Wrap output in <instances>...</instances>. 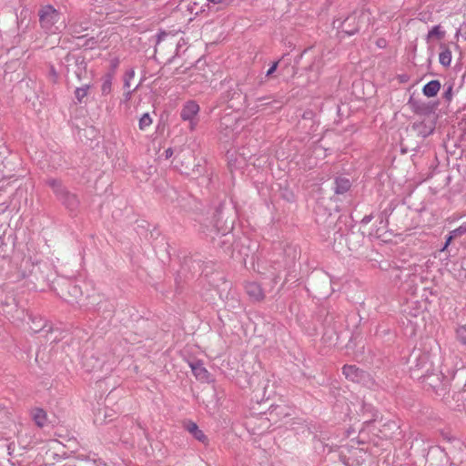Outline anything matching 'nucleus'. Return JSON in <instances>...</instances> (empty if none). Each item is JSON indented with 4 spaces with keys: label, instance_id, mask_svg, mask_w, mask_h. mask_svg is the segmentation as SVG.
Segmentation results:
<instances>
[{
    "label": "nucleus",
    "instance_id": "1",
    "mask_svg": "<svg viewBox=\"0 0 466 466\" xmlns=\"http://www.w3.org/2000/svg\"><path fill=\"white\" fill-rule=\"evenodd\" d=\"M48 185L56 194V198L66 206L69 210H75L78 206V199L76 195L68 192L62 185V183L55 178H48L46 180Z\"/></svg>",
    "mask_w": 466,
    "mask_h": 466
},
{
    "label": "nucleus",
    "instance_id": "2",
    "mask_svg": "<svg viewBox=\"0 0 466 466\" xmlns=\"http://www.w3.org/2000/svg\"><path fill=\"white\" fill-rule=\"evenodd\" d=\"M59 19V12L52 5H46L39 11L41 26L50 34H56L59 32V26L56 25Z\"/></svg>",
    "mask_w": 466,
    "mask_h": 466
},
{
    "label": "nucleus",
    "instance_id": "3",
    "mask_svg": "<svg viewBox=\"0 0 466 466\" xmlns=\"http://www.w3.org/2000/svg\"><path fill=\"white\" fill-rule=\"evenodd\" d=\"M251 156V152L246 153L245 149L242 152L228 151V165L230 172H243V169L248 165Z\"/></svg>",
    "mask_w": 466,
    "mask_h": 466
},
{
    "label": "nucleus",
    "instance_id": "4",
    "mask_svg": "<svg viewBox=\"0 0 466 466\" xmlns=\"http://www.w3.org/2000/svg\"><path fill=\"white\" fill-rule=\"evenodd\" d=\"M200 107L194 100L187 101L180 111V117L183 121L188 122L190 130H195L198 124V113Z\"/></svg>",
    "mask_w": 466,
    "mask_h": 466
},
{
    "label": "nucleus",
    "instance_id": "5",
    "mask_svg": "<svg viewBox=\"0 0 466 466\" xmlns=\"http://www.w3.org/2000/svg\"><path fill=\"white\" fill-rule=\"evenodd\" d=\"M342 372L348 380L353 382L367 383L370 380L367 372L360 370L355 365H345L342 368Z\"/></svg>",
    "mask_w": 466,
    "mask_h": 466
},
{
    "label": "nucleus",
    "instance_id": "6",
    "mask_svg": "<svg viewBox=\"0 0 466 466\" xmlns=\"http://www.w3.org/2000/svg\"><path fill=\"white\" fill-rule=\"evenodd\" d=\"M222 98L229 103L228 106L233 109H239L243 103L245 102L246 96H243L240 89L236 86L235 88H230L229 90H227L224 94Z\"/></svg>",
    "mask_w": 466,
    "mask_h": 466
},
{
    "label": "nucleus",
    "instance_id": "7",
    "mask_svg": "<svg viewBox=\"0 0 466 466\" xmlns=\"http://www.w3.org/2000/svg\"><path fill=\"white\" fill-rule=\"evenodd\" d=\"M433 362L431 360V356L425 352H420L416 357V364L415 370H421V375L420 378H425L426 375H429L430 371L432 370Z\"/></svg>",
    "mask_w": 466,
    "mask_h": 466
},
{
    "label": "nucleus",
    "instance_id": "8",
    "mask_svg": "<svg viewBox=\"0 0 466 466\" xmlns=\"http://www.w3.org/2000/svg\"><path fill=\"white\" fill-rule=\"evenodd\" d=\"M189 367L198 380L207 381L209 378V372L204 367V364L201 360L190 361Z\"/></svg>",
    "mask_w": 466,
    "mask_h": 466
},
{
    "label": "nucleus",
    "instance_id": "9",
    "mask_svg": "<svg viewBox=\"0 0 466 466\" xmlns=\"http://www.w3.org/2000/svg\"><path fill=\"white\" fill-rule=\"evenodd\" d=\"M236 116L231 115H226L223 117H221L218 129L221 133L224 134V137H228L230 136V133L233 132V125L236 122Z\"/></svg>",
    "mask_w": 466,
    "mask_h": 466
},
{
    "label": "nucleus",
    "instance_id": "10",
    "mask_svg": "<svg viewBox=\"0 0 466 466\" xmlns=\"http://www.w3.org/2000/svg\"><path fill=\"white\" fill-rule=\"evenodd\" d=\"M185 429L192 434V436L202 443H206L208 441V437L205 433L198 428L197 423L191 420H187L184 424Z\"/></svg>",
    "mask_w": 466,
    "mask_h": 466
},
{
    "label": "nucleus",
    "instance_id": "11",
    "mask_svg": "<svg viewBox=\"0 0 466 466\" xmlns=\"http://www.w3.org/2000/svg\"><path fill=\"white\" fill-rule=\"evenodd\" d=\"M247 294L250 299L259 301L264 299V292L257 282H248L245 286Z\"/></svg>",
    "mask_w": 466,
    "mask_h": 466
},
{
    "label": "nucleus",
    "instance_id": "12",
    "mask_svg": "<svg viewBox=\"0 0 466 466\" xmlns=\"http://www.w3.org/2000/svg\"><path fill=\"white\" fill-rule=\"evenodd\" d=\"M177 7L179 10L186 9L189 14L194 15H198L204 11L203 6H198V3L196 0H179Z\"/></svg>",
    "mask_w": 466,
    "mask_h": 466
},
{
    "label": "nucleus",
    "instance_id": "13",
    "mask_svg": "<svg viewBox=\"0 0 466 466\" xmlns=\"http://www.w3.org/2000/svg\"><path fill=\"white\" fill-rule=\"evenodd\" d=\"M17 305L15 295L12 291H6L5 289H0V306L15 308Z\"/></svg>",
    "mask_w": 466,
    "mask_h": 466
},
{
    "label": "nucleus",
    "instance_id": "14",
    "mask_svg": "<svg viewBox=\"0 0 466 466\" xmlns=\"http://www.w3.org/2000/svg\"><path fill=\"white\" fill-rule=\"evenodd\" d=\"M31 416L37 427L43 428L47 423V414L41 408H35L31 410Z\"/></svg>",
    "mask_w": 466,
    "mask_h": 466
},
{
    "label": "nucleus",
    "instance_id": "15",
    "mask_svg": "<svg viewBox=\"0 0 466 466\" xmlns=\"http://www.w3.org/2000/svg\"><path fill=\"white\" fill-rule=\"evenodd\" d=\"M440 89H441L440 81L439 80H431L423 86L422 92H423V95L426 96L427 97H433L438 94Z\"/></svg>",
    "mask_w": 466,
    "mask_h": 466
},
{
    "label": "nucleus",
    "instance_id": "16",
    "mask_svg": "<svg viewBox=\"0 0 466 466\" xmlns=\"http://www.w3.org/2000/svg\"><path fill=\"white\" fill-rule=\"evenodd\" d=\"M350 187V181L345 177H339L335 180L334 191L336 194H344Z\"/></svg>",
    "mask_w": 466,
    "mask_h": 466
},
{
    "label": "nucleus",
    "instance_id": "17",
    "mask_svg": "<svg viewBox=\"0 0 466 466\" xmlns=\"http://www.w3.org/2000/svg\"><path fill=\"white\" fill-rule=\"evenodd\" d=\"M29 11L27 9H23L20 12V15H17V26L18 29L23 28V30L28 29L31 24L30 18H28Z\"/></svg>",
    "mask_w": 466,
    "mask_h": 466
},
{
    "label": "nucleus",
    "instance_id": "18",
    "mask_svg": "<svg viewBox=\"0 0 466 466\" xmlns=\"http://www.w3.org/2000/svg\"><path fill=\"white\" fill-rule=\"evenodd\" d=\"M32 324L30 329L33 332L37 333L46 327V320L41 317H33L31 319Z\"/></svg>",
    "mask_w": 466,
    "mask_h": 466
},
{
    "label": "nucleus",
    "instance_id": "19",
    "mask_svg": "<svg viewBox=\"0 0 466 466\" xmlns=\"http://www.w3.org/2000/svg\"><path fill=\"white\" fill-rule=\"evenodd\" d=\"M464 233H466V224H462L461 226H460L456 229L452 230L450 233V236L447 238V239L445 241V244H444L443 248H441V250H444L445 248H447V247L450 245V243L451 242V240L454 238H456L458 236H461V235H462Z\"/></svg>",
    "mask_w": 466,
    "mask_h": 466
},
{
    "label": "nucleus",
    "instance_id": "20",
    "mask_svg": "<svg viewBox=\"0 0 466 466\" xmlns=\"http://www.w3.org/2000/svg\"><path fill=\"white\" fill-rule=\"evenodd\" d=\"M112 90V76L106 75L102 79L101 93L103 96H107Z\"/></svg>",
    "mask_w": 466,
    "mask_h": 466
},
{
    "label": "nucleus",
    "instance_id": "21",
    "mask_svg": "<svg viewBox=\"0 0 466 466\" xmlns=\"http://www.w3.org/2000/svg\"><path fill=\"white\" fill-rule=\"evenodd\" d=\"M152 124V118L149 113H144L138 121L139 129L144 131Z\"/></svg>",
    "mask_w": 466,
    "mask_h": 466
},
{
    "label": "nucleus",
    "instance_id": "22",
    "mask_svg": "<svg viewBox=\"0 0 466 466\" xmlns=\"http://www.w3.org/2000/svg\"><path fill=\"white\" fill-rule=\"evenodd\" d=\"M89 87V85H85L75 90V96L79 103H82L84 98L87 96Z\"/></svg>",
    "mask_w": 466,
    "mask_h": 466
},
{
    "label": "nucleus",
    "instance_id": "23",
    "mask_svg": "<svg viewBox=\"0 0 466 466\" xmlns=\"http://www.w3.org/2000/svg\"><path fill=\"white\" fill-rule=\"evenodd\" d=\"M440 63L444 66H449L451 63V53L450 50L446 49L442 51L439 56Z\"/></svg>",
    "mask_w": 466,
    "mask_h": 466
},
{
    "label": "nucleus",
    "instance_id": "24",
    "mask_svg": "<svg viewBox=\"0 0 466 466\" xmlns=\"http://www.w3.org/2000/svg\"><path fill=\"white\" fill-rule=\"evenodd\" d=\"M457 339L466 346V325L460 326L456 330Z\"/></svg>",
    "mask_w": 466,
    "mask_h": 466
},
{
    "label": "nucleus",
    "instance_id": "25",
    "mask_svg": "<svg viewBox=\"0 0 466 466\" xmlns=\"http://www.w3.org/2000/svg\"><path fill=\"white\" fill-rule=\"evenodd\" d=\"M443 35H444V33L441 30L440 25L433 26L428 33V38H433V37L441 38V37H443Z\"/></svg>",
    "mask_w": 466,
    "mask_h": 466
},
{
    "label": "nucleus",
    "instance_id": "26",
    "mask_svg": "<svg viewBox=\"0 0 466 466\" xmlns=\"http://www.w3.org/2000/svg\"><path fill=\"white\" fill-rule=\"evenodd\" d=\"M363 410L366 411V412H369L371 414V419H369L367 420L364 421V424H369L370 423L372 420H376V417H377V412L376 410H374V408L370 405V404H364L363 405Z\"/></svg>",
    "mask_w": 466,
    "mask_h": 466
},
{
    "label": "nucleus",
    "instance_id": "27",
    "mask_svg": "<svg viewBox=\"0 0 466 466\" xmlns=\"http://www.w3.org/2000/svg\"><path fill=\"white\" fill-rule=\"evenodd\" d=\"M68 292L76 299L83 295L81 289L77 285H71Z\"/></svg>",
    "mask_w": 466,
    "mask_h": 466
},
{
    "label": "nucleus",
    "instance_id": "28",
    "mask_svg": "<svg viewBox=\"0 0 466 466\" xmlns=\"http://www.w3.org/2000/svg\"><path fill=\"white\" fill-rule=\"evenodd\" d=\"M135 76V71L133 69H131L130 71H128L127 74H126V77H125V83H124V86L125 87H129L130 86V80Z\"/></svg>",
    "mask_w": 466,
    "mask_h": 466
},
{
    "label": "nucleus",
    "instance_id": "29",
    "mask_svg": "<svg viewBox=\"0 0 466 466\" xmlns=\"http://www.w3.org/2000/svg\"><path fill=\"white\" fill-rule=\"evenodd\" d=\"M355 20V15H350L348 16L343 23H340L339 20H335L333 22L334 27L339 28L340 26H343L348 21Z\"/></svg>",
    "mask_w": 466,
    "mask_h": 466
},
{
    "label": "nucleus",
    "instance_id": "30",
    "mask_svg": "<svg viewBox=\"0 0 466 466\" xmlns=\"http://www.w3.org/2000/svg\"><path fill=\"white\" fill-rule=\"evenodd\" d=\"M279 61L274 62L266 72V77H270L273 73L277 70Z\"/></svg>",
    "mask_w": 466,
    "mask_h": 466
},
{
    "label": "nucleus",
    "instance_id": "31",
    "mask_svg": "<svg viewBox=\"0 0 466 466\" xmlns=\"http://www.w3.org/2000/svg\"><path fill=\"white\" fill-rule=\"evenodd\" d=\"M70 31L72 35H76L77 34H80L83 31V29L81 26L75 24L70 25Z\"/></svg>",
    "mask_w": 466,
    "mask_h": 466
},
{
    "label": "nucleus",
    "instance_id": "32",
    "mask_svg": "<svg viewBox=\"0 0 466 466\" xmlns=\"http://www.w3.org/2000/svg\"><path fill=\"white\" fill-rule=\"evenodd\" d=\"M96 41L93 37L89 38L88 40H86V42L84 44V46L87 48H94L95 47V45H96Z\"/></svg>",
    "mask_w": 466,
    "mask_h": 466
},
{
    "label": "nucleus",
    "instance_id": "33",
    "mask_svg": "<svg viewBox=\"0 0 466 466\" xmlns=\"http://www.w3.org/2000/svg\"><path fill=\"white\" fill-rule=\"evenodd\" d=\"M208 4L212 5H227L229 0H207Z\"/></svg>",
    "mask_w": 466,
    "mask_h": 466
},
{
    "label": "nucleus",
    "instance_id": "34",
    "mask_svg": "<svg viewBox=\"0 0 466 466\" xmlns=\"http://www.w3.org/2000/svg\"><path fill=\"white\" fill-rule=\"evenodd\" d=\"M373 218V216L370 214V215H366L362 219H361V223L363 225H367L369 224Z\"/></svg>",
    "mask_w": 466,
    "mask_h": 466
},
{
    "label": "nucleus",
    "instance_id": "35",
    "mask_svg": "<svg viewBox=\"0 0 466 466\" xmlns=\"http://www.w3.org/2000/svg\"><path fill=\"white\" fill-rule=\"evenodd\" d=\"M164 155L166 159L170 158L173 156V149L171 147H168L167 149L165 150Z\"/></svg>",
    "mask_w": 466,
    "mask_h": 466
},
{
    "label": "nucleus",
    "instance_id": "36",
    "mask_svg": "<svg viewBox=\"0 0 466 466\" xmlns=\"http://www.w3.org/2000/svg\"><path fill=\"white\" fill-rule=\"evenodd\" d=\"M358 31H359V27H358V26H356V27H354V28H352V29H345V30H344V32H345L347 35H354V34H355L356 32H358Z\"/></svg>",
    "mask_w": 466,
    "mask_h": 466
},
{
    "label": "nucleus",
    "instance_id": "37",
    "mask_svg": "<svg viewBox=\"0 0 466 466\" xmlns=\"http://www.w3.org/2000/svg\"><path fill=\"white\" fill-rule=\"evenodd\" d=\"M451 91H452V86H449V88L445 91V94H444V97L448 100H450L451 98Z\"/></svg>",
    "mask_w": 466,
    "mask_h": 466
},
{
    "label": "nucleus",
    "instance_id": "38",
    "mask_svg": "<svg viewBox=\"0 0 466 466\" xmlns=\"http://www.w3.org/2000/svg\"><path fill=\"white\" fill-rule=\"evenodd\" d=\"M461 35L466 40V25L461 28Z\"/></svg>",
    "mask_w": 466,
    "mask_h": 466
},
{
    "label": "nucleus",
    "instance_id": "39",
    "mask_svg": "<svg viewBox=\"0 0 466 466\" xmlns=\"http://www.w3.org/2000/svg\"><path fill=\"white\" fill-rule=\"evenodd\" d=\"M208 231H209L211 233L213 231L217 232L218 230H217V228L215 227H213L211 229H208Z\"/></svg>",
    "mask_w": 466,
    "mask_h": 466
},
{
    "label": "nucleus",
    "instance_id": "40",
    "mask_svg": "<svg viewBox=\"0 0 466 466\" xmlns=\"http://www.w3.org/2000/svg\"><path fill=\"white\" fill-rule=\"evenodd\" d=\"M16 38H17V40H16V42H15V43H16V44L20 43V41H21V35H17V37H16Z\"/></svg>",
    "mask_w": 466,
    "mask_h": 466
}]
</instances>
